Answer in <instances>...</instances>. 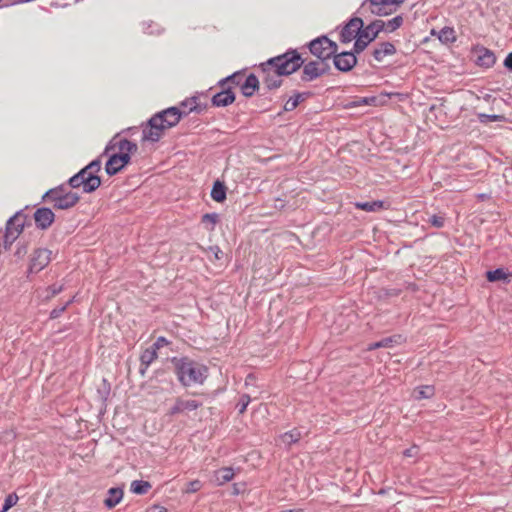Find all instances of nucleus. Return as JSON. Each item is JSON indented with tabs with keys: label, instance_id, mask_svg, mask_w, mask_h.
<instances>
[{
	"label": "nucleus",
	"instance_id": "obj_1",
	"mask_svg": "<svg viewBox=\"0 0 512 512\" xmlns=\"http://www.w3.org/2000/svg\"><path fill=\"white\" fill-rule=\"evenodd\" d=\"M302 65L300 53L293 49L270 58L260 65L264 88L268 91L279 88L282 85L281 77L296 72Z\"/></svg>",
	"mask_w": 512,
	"mask_h": 512
},
{
	"label": "nucleus",
	"instance_id": "obj_2",
	"mask_svg": "<svg viewBox=\"0 0 512 512\" xmlns=\"http://www.w3.org/2000/svg\"><path fill=\"white\" fill-rule=\"evenodd\" d=\"M186 111H181L179 107H169L153 115L142 130V140L158 142L164 131L176 126Z\"/></svg>",
	"mask_w": 512,
	"mask_h": 512
},
{
	"label": "nucleus",
	"instance_id": "obj_3",
	"mask_svg": "<svg viewBox=\"0 0 512 512\" xmlns=\"http://www.w3.org/2000/svg\"><path fill=\"white\" fill-rule=\"evenodd\" d=\"M170 361L177 380L183 387L202 385L208 377V368L187 356L172 357Z\"/></svg>",
	"mask_w": 512,
	"mask_h": 512
},
{
	"label": "nucleus",
	"instance_id": "obj_4",
	"mask_svg": "<svg viewBox=\"0 0 512 512\" xmlns=\"http://www.w3.org/2000/svg\"><path fill=\"white\" fill-rule=\"evenodd\" d=\"M406 0H364L357 10V13L363 17L368 14L377 16H387L396 11V9Z\"/></svg>",
	"mask_w": 512,
	"mask_h": 512
},
{
	"label": "nucleus",
	"instance_id": "obj_5",
	"mask_svg": "<svg viewBox=\"0 0 512 512\" xmlns=\"http://www.w3.org/2000/svg\"><path fill=\"white\" fill-rule=\"evenodd\" d=\"M385 22L382 20H375L368 24L366 27L360 28L358 38L354 43V52L361 53L366 49L370 42H372L378 34L384 29Z\"/></svg>",
	"mask_w": 512,
	"mask_h": 512
},
{
	"label": "nucleus",
	"instance_id": "obj_6",
	"mask_svg": "<svg viewBox=\"0 0 512 512\" xmlns=\"http://www.w3.org/2000/svg\"><path fill=\"white\" fill-rule=\"evenodd\" d=\"M101 185V179L98 175H92L86 170L81 169L68 180V186L76 189L82 187L84 193H92Z\"/></svg>",
	"mask_w": 512,
	"mask_h": 512
},
{
	"label": "nucleus",
	"instance_id": "obj_7",
	"mask_svg": "<svg viewBox=\"0 0 512 512\" xmlns=\"http://www.w3.org/2000/svg\"><path fill=\"white\" fill-rule=\"evenodd\" d=\"M311 54L316 56L320 61L329 60L338 50V45L326 36L318 37L309 43Z\"/></svg>",
	"mask_w": 512,
	"mask_h": 512
},
{
	"label": "nucleus",
	"instance_id": "obj_8",
	"mask_svg": "<svg viewBox=\"0 0 512 512\" xmlns=\"http://www.w3.org/2000/svg\"><path fill=\"white\" fill-rule=\"evenodd\" d=\"M27 216L22 212L18 211L15 215H13L6 223V231L4 234V248L9 249L12 243L18 238L21 234Z\"/></svg>",
	"mask_w": 512,
	"mask_h": 512
},
{
	"label": "nucleus",
	"instance_id": "obj_9",
	"mask_svg": "<svg viewBox=\"0 0 512 512\" xmlns=\"http://www.w3.org/2000/svg\"><path fill=\"white\" fill-rule=\"evenodd\" d=\"M303 70L301 74V80L303 82H311L330 71V65L326 61H309L305 63L303 60Z\"/></svg>",
	"mask_w": 512,
	"mask_h": 512
},
{
	"label": "nucleus",
	"instance_id": "obj_10",
	"mask_svg": "<svg viewBox=\"0 0 512 512\" xmlns=\"http://www.w3.org/2000/svg\"><path fill=\"white\" fill-rule=\"evenodd\" d=\"M52 252L46 248L35 249L30 258L28 273H38L51 261Z\"/></svg>",
	"mask_w": 512,
	"mask_h": 512
},
{
	"label": "nucleus",
	"instance_id": "obj_11",
	"mask_svg": "<svg viewBox=\"0 0 512 512\" xmlns=\"http://www.w3.org/2000/svg\"><path fill=\"white\" fill-rule=\"evenodd\" d=\"M354 49L352 51L336 52L332 55L334 66L341 72H349L357 64V57Z\"/></svg>",
	"mask_w": 512,
	"mask_h": 512
},
{
	"label": "nucleus",
	"instance_id": "obj_12",
	"mask_svg": "<svg viewBox=\"0 0 512 512\" xmlns=\"http://www.w3.org/2000/svg\"><path fill=\"white\" fill-rule=\"evenodd\" d=\"M364 26V22L361 17L352 18L342 29L340 33V41L342 43H349L353 39H357L360 28Z\"/></svg>",
	"mask_w": 512,
	"mask_h": 512
},
{
	"label": "nucleus",
	"instance_id": "obj_13",
	"mask_svg": "<svg viewBox=\"0 0 512 512\" xmlns=\"http://www.w3.org/2000/svg\"><path fill=\"white\" fill-rule=\"evenodd\" d=\"M55 215L52 209L47 207L38 208L34 212V220L36 227L41 230L48 229L54 222Z\"/></svg>",
	"mask_w": 512,
	"mask_h": 512
},
{
	"label": "nucleus",
	"instance_id": "obj_14",
	"mask_svg": "<svg viewBox=\"0 0 512 512\" xmlns=\"http://www.w3.org/2000/svg\"><path fill=\"white\" fill-rule=\"evenodd\" d=\"M202 406V403L196 400H185L180 397L176 398L174 405L169 409L168 415L174 416L186 411H194Z\"/></svg>",
	"mask_w": 512,
	"mask_h": 512
},
{
	"label": "nucleus",
	"instance_id": "obj_15",
	"mask_svg": "<svg viewBox=\"0 0 512 512\" xmlns=\"http://www.w3.org/2000/svg\"><path fill=\"white\" fill-rule=\"evenodd\" d=\"M222 90L212 97V104L216 107H226L235 101V93L231 86H220Z\"/></svg>",
	"mask_w": 512,
	"mask_h": 512
},
{
	"label": "nucleus",
	"instance_id": "obj_16",
	"mask_svg": "<svg viewBox=\"0 0 512 512\" xmlns=\"http://www.w3.org/2000/svg\"><path fill=\"white\" fill-rule=\"evenodd\" d=\"M80 200L77 193H65L61 197H56L55 201L51 202L55 209L67 210L74 207Z\"/></svg>",
	"mask_w": 512,
	"mask_h": 512
},
{
	"label": "nucleus",
	"instance_id": "obj_17",
	"mask_svg": "<svg viewBox=\"0 0 512 512\" xmlns=\"http://www.w3.org/2000/svg\"><path fill=\"white\" fill-rule=\"evenodd\" d=\"M241 92L245 97H252L255 92L259 89V79L258 77L251 73L249 74L245 81L241 84Z\"/></svg>",
	"mask_w": 512,
	"mask_h": 512
},
{
	"label": "nucleus",
	"instance_id": "obj_18",
	"mask_svg": "<svg viewBox=\"0 0 512 512\" xmlns=\"http://www.w3.org/2000/svg\"><path fill=\"white\" fill-rule=\"evenodd\" d=\"M396 53V48L391 42H383L378 45L373 51V57L376 61L381 62L386 56H391Z\"/></svg>",
	"mask_w": 512,
	"mask_h": 512
},
{
	"label": "nucleus",
	"instance_id": "obj_19",
	"mask_svg": "<svg viewBox=\"0 0 512 512\" xmlns=\"http://www.w3.org/2000/svg\"><path fill=\"white\" fill-rule=\"evenodd\" d=\"M495 62H496V57H495V54L491 50H489L487 48H481L478 51V56H477V60H476V63L478 66L490 68L495 64Z\"/></svg>",
	"mask_w": 512,
	"mask_h": 512
},
{
	"label": "nucleus",
	"instance_id": "obj_20",
	"mask_svg": "<svg viewBox=\"0 0 512 512\" xmlns=\"http://www.w3.org/2000/svg\"><path fill=\"white\" fill-rule=\"evenodd\" d=\"M123 489L120 487L110 488L107 492V497L104 504L107 508H114L123 498Z\"/></svg>",
	"mask_w": 512,
	"mask_h": 512
},
{
	"label": "nucleus",
	"instance_id": "obj_21",
	"mask_svg": "<svg viewBox=\"0 0 512 512\" xmlns=\"http://www.w3.org/2000/svg\"><path fill=\"white\" fill-rule=\"evenodd\" d=\"M311 95L310 92H297L294 96L290 97L284 104L283 110L286 112L293 111L300 102L305 101Z\"/></svg>",
	"mask_w": 512,
	"mask_h": 512
},
{
	"label": "nucleus",
	"instance_id": "obj_22",
	"mask_svg": "<svg viewBox=\"0 0 512 512\" xmlns=\"http://www.w3.org/2000/svg\"><path fill=\"white\" fill-rule=\"evenodd\" d=\"M65 193H74V192L71 191L67 187V185L61 184L55 188H52V189H49L48 191H46L45 194L43 195L42 199L47 202H53V201H55L56 197H61V196L65 195Z\"/></svg>",
	"mask_w": 512,
	"mask_h": 512
},
{
	"label": "nucleus",
	"instance_id": "obj_23",
	"mask_svg": "<svg viewBox=\"0 0 512 512\" xmlns=\"http://www.w3.org/2000/svg\"><path fill=\"white\" fill-rule=\"evenodd\" d=\"M234 470L231 467H223L214 472V478L217 485L221 486L234 478Z\"/></svg>",
	"mask_w": 512,
	"mask_h": 512
},
{
	"label": "nucleus",
	"instance_id": "obj_24",
	"mask_svg": "<svg viewBox=\"0 0 512 512\" xmlns=\"http://www.w3.org/2000/svg\"><path fill=\"white\" fill-rule=\"evenodd\" d=\"M180 107H181L180 110L186 111L187 114L190 112H196L199 114L205 109V106H202L198 103L197 97H191V98H188V99L182 101L180 103Z\"/></svg>",
	"mask_w": 512,
	"mask_h": 512
},
{
	"label": "nucleus",
	"instance_id": "obj_25",
	"mask_svg": "<svg viewBox=\"0 0 512 512\" xmlns=\"http://www.w3.org/2000/svg\"><path fill=\"white\" fill-rule=\"evenodd\" d=\"M211 198L216 202H223L226 199V186L223 182L217 180L214 182L211 190Z\"/></svg>",
	"mask_w": 512,
	"mask_h": 512
},
{
	"label": "nucleus",
	"instance_id": "obj_26",
	"mask_svg": "<svg viewBox=\"0 0 512 512\" xmlns=\"http://www.w3.org/2000/svg\"><path fill=\"white\" fill-rule=\"evenodd\" d=\"M487 280L489 282H496V281H505L510 282L511 274L506 273L503 268H497L495 270H490L486 273Z\"/></svg>",
	"mask_w": 512,
	"mask_h": 512
},
{
	"label": "nucleus",
	"instance_id": "obj_27",
	"mask_svg": "<svg viewBox=\"0 0 512 512\" xmlns=\"http://www.w3.org/2000/svg\"><path fill=\"white\" fill-rule=\"evenodd\" d=\"M123 166L115 154L111 155L105 165L106 173L113 176L121 171Z\"/></svg>",
	"mask_w": 512,
	"mask_h": 512
},
{
	"label": "nucleus",
	"instance_id": "obj_28",
	"mask_svg": "<svg viewBox=\"0 0 512 512\" xmlns=\"http://www.w3.org/2000/svg\"><path fill=\"white\" fill-rule=\"evenodd\" d=\"M355 206L358 209L367 211V212H375L379 211L384 207V202L380 200L376 201H367V202H357Z\"/></svg>",
	"mask_w": 512,
	"mask_h": 512
},
{
	"label": "nucleus",
	"instance_id": "obj_29",
	"mask_svg": "<svg viewBox=\"0 0 512 512\" xmlns=\"http://www.w3.org/2000/svg\"><path fill=\"white\" fill-rule=\"evenodd\" d=\"M115 146L118 147L120 153L134 154L138 150L137 144L128 139H120Z\"/></svg>",
	"mask_w": 512,
	"mask_h": 512
},
{
	"label": "nucleus",
	"instance_id": "obj_30",
	"mask_svg": "<svg viewBox=\"0 0 512 512\" xmlns=\"http://www.w3.org/2000/svg\"><path fill=\"white\" fill-rule=\"evenodd\" d=\"M438 39L443 44H449L456 40L455 31L453 28L445 26L438 32Z\"/></svg>",
	"mask_w": 512,
	"mask_h": 512
},
{
	"label": "nucleus",
	"instance_id": "obj_31",
	"mask_svg": "<svg viewBox=\"0 0 512 512\" xmlns=\"http://www.w3.org/2000/svg\"><path fill=\"white\" fill-rule=\"evenodd\" d=\"M150 488H151V484L148 481L134 480L131 483L130 490H131V492H133L135 494L143 495V494H146Z\"/></svg>",
	"mask_w": 512,
	"mask_h": 512
},
{
	"label": "nucleus",
	"instance_id": "obj_32",
	"mask_svg": "<svg viewBox=\"0 0 512 512\" xmlns=\"http://www.w3.org/2000/svg\"><path fill=\"white\" fill-rule=\"evenodd\" d=\"M434 393H435L434 387L430 386V385H426V386H421V387L416 388L414 391V397L417 400L429 399L434 396Z\"/></svg>",
	"mask_w": 512,
	"mask_h": 512
},
{
	"label": "nucleus",
	"instance_id": "obj_33",
	"mask_svg": "<svg viewBox=\"0 0 512 512\" xmlns=\"http://www.w3.org/2000/svg\"><path fill=\"white\" fill-rule=\"evenodd\" d=\"M158 357L157 351L151 346L146 348L140 355V363L149 366Z\"/></svg>",
	"mask_w": 512,
	"mask_h": 512
},
{
	"label": "nucleus",
	"instance_id": "obj_34",
	"mask_svg": "<svg viewBox=\"0 0 512 512\" xmlns=\"http://www.w3.org/2000/svg\"><path fill=\"white\" fill-rule=\"evenodd\" d=\"M281 438H282L283 443L290 446L291 444L299 441V439L301 438V433L299 430L293 429L291 431L285 432L281 436Z\"/></svg>",
	"mask_w": 512,
	"mask_h": 512
},
{
	"label": "nucleus",
	"instance_id": "obj_35",
	"mask_svg": "<svg viewBox=\"0 0 512 512\" xmlns=\"http://www.w3.org/2000/svg\"><path fill=\"white\" fill-rule=\"evenodd\" d=\"M402 336L401 335H393L389 337H385L380 340V345L382 348H391L395 345H399L402 343Z\"/></svg>",
	"mask_w": 512,
	"mask_h": 512
},
{
	"label": "nucleus",
	"instance_id": "obj_36",
	"mask_svg": "<svg viewBox=\"0 0 512 512\" xmlns=\"http://www.w3.org/2000/svg\"><path fill=\"white\" fill-rule=\"evenodd\" d=\"M241 78H242V75L240 73H234L228 77H226L225 79H222L218 82V85L219 86H229V84H234L236 86H240L241 87Z\"/></svg>",
	"mask_w": 512,
	"mask_h": 512
},
{
	"label": "nucleus",
	"instance_id": "obj_37",
	"mask_svg": "<svg viewBox=\"0 0 512 512\" xmlns=\"http://www.w3.org/2000/svg\"><path fill=\"white\" fill-rule=\"evenodd\" d=\"M218 221H219V215L217 213H206L201 218V222L203 224L211 225V227L208 228L210 231L214 230V227Z\"/></svg>",
	"mask_w": 512,
	"mask_h": 512
},
{
	"label": "nucleus",
	"instance_id": "obj_38",
	"mask_svg": "<svg viewBox=\"0 0 512 512\" xmlns=\"http://www.w3.org/2000/svg\"><path fill=\"white\" fill-rule=\"evenodd\" d=\"M403 24V17L402 15H397L396 17L390 19L385 23V26L389 32H393L400 28Z\"/></svg>",
	"mask_w": 512,
	"mask_h": 512
},
{
	"label": "nucleus",
	"instance_id": "obj_39",
	"mask_svg": "<svg viewBox=\"0 0 512 512\" xmlns=\"http://www.w3.org/2000/svg\"><path fill=\"white\" fill-rule=\"evenodd\" d=\"M18 501V496L16 493H10L4 500V504L2 510L0 512H7L10 508L16 505Z\"/></svg>",
	"mask_w": 512,
	"mask_h": 512
},
{
	"label": "nucleus",
	"instance_id": "obj_40",
	"mask_svg": "<svg viewBox=\"0 0 512 512\" xmlns=\"http://www.w3.org/2000/svg\"><path fill=\"white\" fill-rule=\"evenodd\" d=\"M83 169L92 175H97V173L101 170V160L95 159L86 165Z\"/></svg>",
	"mask_w": 512,
	"mask_h": 512
},
{
	"label": "nucleus",
	"instance_id": "obj_41",
	"mask_svg": "<svg viewBox=\"0 0 512 512\" xmlns=\"http://www.w3.org/2000/svg\"><path fill=\"white\" fill-rule=\"evenodd\" d=\"M250 402H251V398L248 394H243L240 397V399L237 403V406H236L238 408L239 414H243L246 411Z\"/></svg>",
	"mask_w": 512,
	"mask_h": 512
},
{
	"label": "nucleus",
	"instance_id": "obj_42",
	"mask_svg": "<svg viewBox=\"0 0 512 512\" xmlns=\"http://www.w3.org/2000/svg\"><path fill=\"white\" fill-rule=\"evenodd\" d=\"M202 488V483L200 480H193L187 483L186 488L184 490L185 493H195Z\"/></svg>",
	"mask_w": 512,
	"mask_h": 512
},
{
	"label": "nucleus",
	"instance_id": "obj_43",
	"mask_svg": "<svg viewBox=\"0 0 512 512\" xmlns=\"http://www.w3.org/2000/svg\"><path fill=\"white\" fill-rule=\"evenodd\" d=\"M72 301H73L72 299H71V300H68L64 305L54 308V309L50 312V318H51V319H56V318L60 317V316H61V314L66 310V308L68 307V305H69Z\"/></svg>",
	"mask_w": 512,
	"mask_h": 512
},
{
	"label": "nucleus",
	"instance_id": "obj_44",
	"mask_svg": "<svg viewBox=\"0 0 512 512\" xmlns=\"http://www.w3.org/2000/svg\"><path fill=\"white\" fill-rule=\"evenodd\" d=\"M376 102H377V98L372 96V97H362V98H359L353 104H354V106L376 105Z\"/></svg>",
	"mask_w": 512,
	"mask_h": 512
},
{
	"label": "nucleus",
	"instance_id": "obj_45",
	"mask_svg": "<svg viewBox=\"0 0 512 512\" xmlns=\"http://www.w3.org/2000/svg\"><path fill=\"white\" fill-rule=\"evenodd\" d=\"M429 223L436 228H442L445 223V218L438 215H432L429 219Z\"/></svg>",
	"mask_w": 512,
	"mask_h": 512
},
{
	"label": "nucleus",
	"instance_id": "obj_46",
	"mask_svg": "<svg viewBox=\"0 0 512 512\" xmlns=\"http://www.w3.org/2000/svg\"><path fill=\"white\" fill-rule=\"evenodd\" d=\"M170 344V341L168 339H166L165 337L163 336H160L156 339V341L153 343L152 347L158 351L160 348L164 347V346H168Z\"/></svg>",
	"mask_w": 512,
	"mask_h": 512
},
{
	"label": "nucleus",
	"instance_id": "obj_47",
	"mask_svg": "<svg viewBox=\"0 0 512 512\" xmlns=\"http://www.w3.org/2000/svg\"><path fill=\"white\" fill-rule=\"evenodd\" d=\"M501 118H503V116H501V115H488V114H480L479 115L480 122H482V123L498 121Z\"/></svg>",
	"mask_w": 512,
	"mask_h": 512
},
{
	"label": "nucleus",
	"instance_id": "obj_48",
	"mask_svg": "<svg viewBox=\"0 0 512 512\" xmlns=\"http://www.w3.org/2000/svg\"><path fill=\"white\" fill-rule=\"evenodd\" d=\"M62 290H63L62 285L53 284V285L49 286L48 287V292H49L48 298L56 296L57 294L62 292Z\"/></svg>",
	"mask_w": 512,
	"mask_h": 512
},
{
	"label": "nucleus",
	"instance_id": "obj_49",
	"mask_svg": "<svg viewBox=\"0 0 512 512\" xmlns=\"http://www.w3.org/2000/svg\"><path fill=\"white\" fill-rule=\"evenodd\" d=\"M117 156V158L119 159V161L121 162V165L123 166V168L130 162L131 160V154H127V153H116L115 154Z\"/></svg>",
	"mask_w": 512,
	"mask_h": 512
},
{
	"label": "nucleus",
	"instance_id": "obj_50",
	"mask_svg": "<svg viewBox=\"0 0 512 512\" xmlns=\"http://www.w3.org/2000/svg\"><path fill=\"white\" fill-rule=\"evenodd\" d=\"M27 254V246L26 245H20V242L18 243L17 250L15 252V256L19 259L23 258Z\"/></svg>",
	"mask_w": 512,
	"mask_h": 512
},
{
	"label": "nucleus",
	"instance_id": "obj_51",
	"mask_svg": "<svg viewBox=\"0 0 512 512\" xmlns=\"http://www.w3.org/2000/svg\"><path fill=\"white\" fill-rule=\"evenodd\" d=\"M504 66H505L508 70L512 71V52H510V53L506 56V58H505V60H504Z\"/></svg>",
	"mask_w": 512,
	"mask_h": 512
},
{
	"label": "nucleus",
	"instance_id": "obj_52",
	"mask_svg": "<svg viewBox=\"0 0 512 512\" xmlns=\"http://www.w3.org/2000/svg\"><path fill=\"white\" fill-rule=\"evenodd\" d=\"M416 453H417V447H416V446H413V447H411V448H409V449H406V450L404 451V455H405L406 457H413V456H415V455H416Z\"/></svg>",
	"mask_w": 512,
	"mask_h": 512
},
{
	"label": "nucleus",
	"instance_id": "obj_53",
	"mask_svg": "<svg viewBox=\"0 0 512 512\" xmlns=\"http://www.w3.org/2000/svg\"><path fill=\"white\" fill-rule=\"evenodd\" d=\"M379 348H382L381 345H380V341H377V342H373V343H370L367 347V350L368 351H373V350H376V349H379Z\"/></svg>",
	"mask_w": 512,
	"mask_h": 512
},
{
	"label": "nucleus",
	"instance_id": "obj_54",
	"mask_svg": "<svg viewBox=\"0 0 512 512\" xmlns=\"http://www.w3.org/2000/svg\"><path fill=\"white\" fill-rule=\"evenodd\" d=\"M210 249L213 251L215 258H217V259L221 258L220 254H222V251L220 250V248L218 246L211 247Z\"/></svg>",
	"mask_w": 512,
	"mask_h": 512
},
{
	"label": "nucleus",
	"instance_id": "obj_55",
	"mask_svg": "<svg viewBox=\"0 0 512 512\" xmlns=\"http://www.w3.org/2000/svg\"><path fill=\"white\" fill-rule=\"evenodd\" d=\"M148 367H149V366H146V365H144V364H142V363L140 364L139 372H140V374H141L142 376H144V375L146 374V371H147Z\"/></svg>",
	"mask_w": 512,
	"mask_h": 512
},
{
	"label": "nucleus",
	"instance_id": "obj_56",
	"mask_svg": "<svg viewBox=\"0 0 512 512\" xmlns=\"http://www.w3.org/2000/svg\"><path fill=\"white\" fill-rule=\"evenodd\" d=\"M117 139V136H114L112 139H111V142L107 145L106 149H105V153L108 152L111 148H114L115 147V144L112 146V142H114L115 140Z\"/></svg>",
	"mask_w": 512,
	"mask_h": 512
},
{
	"label": "nucleus",
	"instance_id": "obj_57",
	"mask_svg": "<svg viewBox=\"0 0 512 512\" xmlns=\"http://www.w3.org/2000/svg\"><path fill=\"white\" fill-rule=\"evenodd\" d=\"M117 139V136H114L112 139H111V142L107 145L106 149H105V153L108 152L111 148H114L115 147V144L112 146V142H114L115 140Z\"/></svg>",
	"mask_w": 512,
	"mask_h": 512
},
{
	"label": "nucleus",
	"instance_id": "obj_58",
	"mask_svg": "<svg viewBox=\"0 0 512 512\" xmlns=\"http://www.w3.org/2000/svg\"><path fill=\"white\" fill-rule=\"evenodd\" d=\"M117 139V136H114L112 139H111V142L107 145L106 149H105V153L108 152L111 148H114L115 147V144L112 146V142H114L115 140Z\"/></svg>",
	"mask_w": 512,
	"mask_h": 512
},
{
	"label": "nucleus",
	"instance_id": "obj_59",
	"mask_svg": "<svg viewBox=\"0 0 512 512\" xmlns=\"http://www.w3.org/2000/svg\"><path fill=\"white\" fill-rule=\"evenodd\" d=\"M117 139V136H114L112 139H111V142L107 145L106 149H105V153L108 152L111 148H114L115 147V144L112 146V142H114L115 140Z\"/></svg>",
	"mask_w": 512,
	"mask_h": 512
},
{
	"label": "nucleus",
	"instance_id": "obj_60",
	"mask_svg": "<svg viewBox=\"0 0 512 512\" xmlns=\"http://www.w3.org/2000/svg\"><path fill=\"white\" fill-rule=\"evenodd\" d=\"M254 379H255V377H254L252 374H249V375L247 376V378H246L245 383H246V384L252 383V380H254Z\"/></svg>",
	"mask_w": 512,
	"mask_h": 512
},
{
	"label": "nucleus",
	"instance_id": "obj_61",
	"mask_svg": "<svg viewBox=\"0 0 512 512\" xmlns=\"http://www.w3.org/2000/svg\"><path fill=\"white\" fill-rule=\"evenodd\" d=\"M254 379H255V377H254L252 374H249V375L247 376V378H246L245 383H246V384L252 383V380H254Z\"/></svg>",
	"mask_w": 512,
	"mask_h": 512
},
{
	"label": "nucleus",
	"instance_id": "obj_62",
	"mask_svg": "<svg viewBox=\"0 0 512 512\" xmlns=\"http://www.w3.org/2000/svg\"><path fill=\"white\" fill-rule=\"evenodd\" d=\"M281 512H303V510L302 509H291V510H284Z\"/></svg>",
	"mask_w": 512,
	"mask_h": 512
},
{
	"label": "nucleus",
	"instance_id": "obj_63",
	"mask_svg": "<svg viewBox=\"0 0 512 512\" xmlns=\"http://www.w3.org/2000/svg\"><path fill=\"white\" fill-rule=\"evenodd\" d=\"M399 292H400V290H395V292H393V293H389L388 295H398V294H399Z\"/></svg>",
	"mask_w": 512,
	"mask_h": 512
},
{
	"label": "nucleus",
	"instance_id": "obj_64",
	"mask_svg": "<svg viewBox=\"0 0 512 512\" xmlns=\"http://www.w3.org/2000/svg\"><path fill=\"white\" fill-rule=\"evenodd\" d=\"M159 512H166V509L162 508Z\"/></svg>",
	"mask_w": 512,
	"mask_h": 512
}]
</instances>
